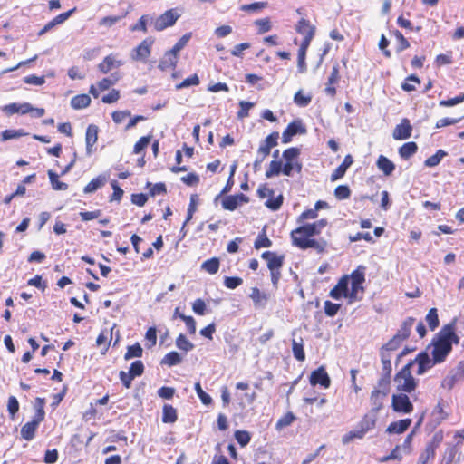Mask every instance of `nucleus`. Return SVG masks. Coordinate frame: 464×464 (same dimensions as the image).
<instances>
[{
	"mask_svg": "<svg viewBox=\"0 0 464 464\" xmlns=\"http://www.w3.org/2000/svg\"><path fill=\"white\" fill-rule=\"evenodd\" d=\"M318 230L316 222L298 224V227L291 232L293 245L301 249H307L317 246L315 239L311 238Z\"/></svg>",
	"mask_w": 464,
	"mask_h": 464,
	"instance_id": "f257e3e1",
	"label": "nucleus"
},
{
	"mask_svg": "<svg viewBox=\"0 0 464 464\" xmlns=\"http://www.w3.org/2000/svg\"><path fill=\"white\" fill-rule=\"evenodd\" d=\"M377 420L378 415L368 411L357 426L343 437V442L348 443L354 439H362L368 431L374 429Z\"/></svg>",
	"mask_w": 464,
	"mask_h": 464,
	"instance_id": "f03ea898",
	"label": "nucleus"
},
{
	"mask_svg": "<svg viewBox=\"0 0 464 464\" xmlns=\"http://www.w3.org/2000/svg\"><path fill=\"white\" fill-rule=\"evenodd\" d=\"M412 365L413 362H408L394 377L397 390L401 392V393H411L417 387V381L411 372Z\"/></svg>",
	"mask_w": 464,
	"mask_h": 464,
	"instance_id": "7ed1b4c3",
	"label": "nucleus"
},
{
	"mask_svg": "<svg viewBox=\"0 0 464 464\" xmlns=\"http://www.w3.org/2000/svg\"><path fill=\"white\" fill-rule=\"evenodd\" d=\"M431 345L433 346L431 351L433 363L445 362L447 356L452 351L450 343L445 340V337H443L440 332L432 339Z\"/></svg>",
	"mask_w": 464,
	"mask_h": 464,
	"instance_id": "20e7f679",
	"label": "nucleus"
},
{
	"mask_svg": "<svg viewBox=\"0 0 464 464\" xmlns=\"http://www.w3.org/2000/svg\"><path fill=\"white\" fill-rule=\"evenodd\" d=\"M180 14L176 9H169L163 13L159 17L153 16V26L156 31H163L166 28L175 24Z\"/></svg>",
	"mask_w": 464,
	"mask_h": 464,
	"instance_id": "39448f33",
	"label": "nucleus"
},
{
	"mask_svg": "<svg viewBox=\"0 0 464 464\" xmlns=\"http://www.w3.org/2000/svg\"><path fill=\"white\" fill-rule=\"evenodd\" d=\"M392 407L398 413L410 414L413 411V404L405 393L393 394Z\"/></svg>",
	"mask_w": 464,
	"mask_h": 464,
	"instance_id": "423d86ee",
	"label": "nucleus"
},
{
	"mask_svg": "<svg viewBox=\"0 0 464 464\" xmlns=\"http://www.w3.org/2000/svg\"><path fill=\"white\" fill-rule=\"evenodd\" d=\"M153 43L154 39L152 37L144 39L135 49H133L131 58L135 61L145 63L151 53V46Z\"/></svg>",
	"mask_w": 464,
	"mask_h": 464,
	"instance_id": "0eeeda50",
	"label": "nucleus"
},
{
	"mask_svg": "<svg viewBox=\"0 0 464 464\" xmlns=\"http://www.w3.org/2000/svg\"><path fill=\"white\" fill-rule=\"evenodd\" d=\"M306 129L301 120H295L290 122L282 134V142L286 144L289 143L293 137L297 134H304Z\"/></svg>",
	"mask_w": 464,
	"mask_h": 464,
	"instance_id": "6e6552de",
	"label": "nucleus"
},
{
	"mask_svg": "<svg viewBox=\"0 0 464 464\" xmlns=\"http://www.w3.org/2000/svg\"><path fill=\"white\" fill-rule=\"evenodd\" d=\"M412 127L408 119L404 118L393 130L392 137L396 140H402L411 138Z\"/></svg>",
	"mask_w": 464,
	"mask_h": 464,
	"instance_id": "1a4fd4ad",
	"label": "nucleus"
},
{
	"mask_svg": "<svg viewBox=\"0 0 464 464\" xmlns=\"http://www.w3.org/2000/svg\"><path fill=\"white\" fill-rule=\"evenodd\" d=\"M412 362L413 363H418L417 374L419 375L424 374L429 369L436 364L433 363V357L430 359L429 354L425 352L420 353Z\"/></svg>",
	"mask_w": 464,
	"mask_h": 464,
	"instance_id": "9d476101",
	"label": "nucleus"
},
{
	"mask_svg": "<svg viewBox=\"0 0 464 464\" xmlns=\"http://www.w3.org/2000/svg\"><path fill=\"white\" fill-rule=\"evenodd\" d=\"M279 139V133L277 131H274L269 134L261 143L257 150V154H264V156H268L270 154L271 149L277 145V140Z\"/></svg>",
	"mask_w": 464,
	"mask_h": 464,
	"instance_id": "9b49d317",
	"label": "nucleus"
},
{
	"mask_svg": "<svg viewBox=\"0 0 464 464\" xmlns=\"http://www.w3.org/2000/svg\"><path fill=\"white\" fill-rule=\"evenodd\" d=\"M387 395H388L387 393L373 390L370 396V402H371L372 408L369 411L378 415L379 411L383 407V401H384L385 398L387 397Z\"/></svg>",
	"mask_w": 464,
	"mask_h": 464,
	"instance_id": "f8f14e48",
	"label": "nucleus"
},
{
	"mask_svg": "<svg viewBox=\"0 0 464 464\" xmlns=\"http://www.w3.org/2000/svg\"><path fill=\"white\" fill-rule=\"evenodd\" d=\"M456 319L450 324L444 325L440 330V334L445 337V340L450 343V346L452 348V344H458L459 343V337L455 333Z\"/></svg>",
	"mask_w": 464,
	"mask_h": 464,
	"instance_id": "ddd939ff",
	"label": "nucleus"
},
{
	"mask_svg": "<svg viewBox=\"0 0 464 464\" xmlns=\"http://www.w3.org/2000/svg\"><path fill=\"white\" fill-rule=\"evenodd\" d=\"M123 64L121 60L117 59V55H107L103 61L99 63L98 68L102 73H108L114 68H119Z\"/></svg>",
	"mask_w": 464,
	"mask_h": 464,
	"instance_id": "4468645a",
	"label": "nucleus"
},
{
	"mask_svg": "<svg viewBox=\"0 0 464 464\" xmlns=\"http://www.w3.org/2000/svg\"><path fill=\"white\" fill-rule=\"evenodd\" d=\"M261 257L267 261V267L269 270L280 269L283 266V256H277L274 252L266 251L261 255Z\"/></svg>",
	"mask_w": 464,
	"mask_h": 464,
	"instance_id": "2eb2a0df",
	"label": "nucleus"
},
{
	"mask_svg": "<svg viewBox=\"0 0 464 464\" xmlns=\"http://www.w3.org/2000/svg\"><path fill=\"white\" fill-rule=\"evenodd\" d=\"M179 54L173 52L171 49L166 52L163 57L160 61L159 68L162 71L169 69H174L178 63Z\"/></svg>",
	"mask_w": 464,
	"mask_h": 464,
	"instance_id": "dca6fc26",
	"label": "nucleus"
},
{
	"mask_svg": "<svg viewBox=\"0 0 464 464\" xmlns=\"http://www.w3.org/2000/svg\"><path fill=\"white\" fill-rule=\"evenodd\" d=\"M340 75H339V65L334 64L332 68V72L330 73V76L328 77V82L326 84V87L324 89V92L327 95L334 97L336 93V89L334 86V84L337 83L339 81Z\"/></svg>",
	"mask_w": 464,
	"mask_h": 464,
	"instance_id": "f3484780",
	"label": "nucleus"
},
{
	"mask_svg": "<svg viewBox=\"0 0 464 464\" xmlns=\"http://www.w3.org/2000/svg\"><path fill=\"white\" fill-rule=\"evenodd\" d=\"M411 424V419H403L392 422L386 429L389 434H401L406 431Z\"/></svg>",
	"mask_w": 464,
	"mask_h": 464,
	"instance_id": "a211bd4d",
	"label": "nucleus"
},
{
	"mask_svg": "<svg viewBox=\"0 0 464 464\" xmlns=\"http://www.w3.org/2000/svg\"><path fill=\"white\" fill-rule=\"evenodd\" d=\"M314 29L315 28L311 26L304 19H301L296 26V31L304 36L302 42H307V44H310L314 36Z\"/></svg>",
	"mask_w": 464,
	"mask_h": 464,
	"instance_id": "6ab92c4d",
	"label": "nucleus"
},
{
	"mask_svg": "<svg viewBox=\"0 0 464 464\" xmlns=\"http://www.w3.org/2000/svg\"><path fill=\"white\" fill-rule=\"evenodd\" d=\"M353 157L350 154L346 155L342 164L339 165L332 173L331 180L336 181L342 179L344 176L348 168L353 164Z\"/></svg>",
	"mask_w": 464,
	"mask_h": 464,
	"instance_id": "aec40b11",
	"label": "nucleus"
},
{
	"mask_svg": "<svg viewBox=\"0 0 464 464\" xmlns=\"http://www.w3.org/2000/svg\"><path fill=\"white\" fill-rule=\"evenodd\" d=\"M415 322V319L413 317H408L406 318L403 323L401 325V328L398 330L397 334H395L398 339H401L402 342L406 340L411 333V329L413 327V324Z\"/></svg>",
	"mask_w": 464,
	"mask_h": 464,
	"instance_id": "412c9836",
	"label": "nucleus"
},
{
	"mask_svg": "<svg viewBox=\"0 0 464 464\" xmlns=\"http://www.w3.org/2000/svg\"><path fill=\"white\" fill-rule=\"evenodd\" d=\"M98 139V127L96 125L91 124L88 126L86 130V150L87 154H91L92 147L96 143Z\"/></svg>",
	"mask_w": 464,
	"mask_h": 464,
	"instance_id": "4be33fe9",
	"label": "nucleus"
},
{
	"mask_svg": "<svg viewBox=\"0 0 464 464\" xmlns=\"http://www.w3.org/2000/svg\"><path fill=\"white\" fill-rule=\"evenodd\" d=\"M376 166L386 176H390L395 169V164L383 155L379 156Z\"/></svg>",
	"mask_w": 464,
	"mask_h": 464,
	"instance_id": "5701e85b",
	"label": "nucleus"
},
{
	"mask_svg": "<svg viewBox=\"0 0 464 464\" xmlns=\"http://www.w3.org/2000/svg\"><path fill=\"white\" fill-rule=\"evenodd\" d=\"M462 379L463 377L455 369H453L442 380L441 387L444 389L451 390L455 384Z\"/></svg>",
	"mask_w": 464,
	"mask_h": 464,
	"instance_id": "b1692460",
	"label": "nucleus"
},
{
	"mask_svg": "<svg viewBox=\"0 0 464 464\" xmlns=\"http://www.w3.org/2000/svg\"><path fill=\"white\" fill-rule=\"evenodd\" d=\"M418 150V145L414 141L404 143L399 148V155L403 160H408L413 156Z\"/></svg>",
	"mask_w": 464,
	"mask_h": 464,
	"instance_id": "393cba45",
	"label": "nucleus"
},
{
	"mask_svg": "<svg viewBox=\"0 0 464 464\" xmlns=\"http://www.w3.org/2000/svg\"><path fill=\"white\" fill-rule=\"evenodd\" d=\"M148 24L153 25V16L150 14H144L139 19V21L136 24H132L130 29L132 32L141 31L143 33H146Z\"/></svg>",
	"mask_w": 464,
	"mask_h": 464,
	"instance_id": "a878e982",
	"label": "nucleus"
},
{
	"mask_svg": "<svg viewBox=\"0 0 464 464\" xmlns=\"http://www.w3.org/2000/svg\"><path fill=\"white\" fill-rule=\"evenodd\" d=\"M39 425L36 424V421H29L26 422L21 429V436L25 440H32L34 438L35 430H37Z\"/></svg>",
	"mask_w": 464,
	"mask_h": 464,
	"instance_id": "bb28decb",
	"label": "nucleus"
},
{
	"mask_svg": "<svg viewBox=\"0 0 464 464\" xmlns=\"http://www.w3.org/2000/svg\"><path fill=\"white\" fill-rule=\"evenodd\" d=\"M106 183L105 176L100 175L97 178L92 179L83 188L85 194L95 192L101 188Z\"/></svg>",
	"mask_w": 464,
	"mask_h": 464,
	"instance_id": "cd10ccee",
	"label": "nucleus"
},
{
	"mask_svg": "<svg viewBox=\"0 0 464 464\" xmlns=\"http://www.w3.org/2000/svg\"><path fill=\"white\" fill-rule=\"evenodd\" d=\"M178 419L176 409L169 405L165 404L162 410V421L164 423H174Z\"/></svg>",
	"mask_w": 464,
	"mask_h": 464,
	"instance_id": "c85d7f7f",
	"label": "nucleus"
},
{
	"mask_svg": "<svg viewBox=\"0 0 464 464\" xmlns=\"http://www.w3.org/2000/svg\"><path fill=\"white\" fill-rule=\"evenodd\" d=\"M365 271L366 267L364 266H359L355 270L352 272L351 276H349L350 283L362 285L365 281Z\"/></svg>",
	"mask_w": 464,
	"mask_h": 464,
	"instance_id": "c756f323",
	"label": "nucleus"
},
{
	"mask_svg": "<svg viewBox=\"0 0 464 464\" xmlns=\"http://www.w3.org/2000/svg\"><path fill=\"white\" fill-rule=\"evenodd\" d=\"M90 103L91 98L87 94H79L71 100L72 107L76 110L86 108Z\"/></svg>",
	"mask_w": 464,
	"mask_h": 464,
	"instance_id": "7c9ffc66",
	"label": "nucleus"
},
{
	"mask_svg": "<svg viewBox=\"0 0 464 464\" xmlns=\"http://www.w3.org/2000/svg\"><path fill=\"white\" fill-rule=\"evenodd\" d=\"M448 153L447 151L440 149L436 151L435 154H433L432 156L429 157L428 159L425 160L424 161V166L425 167H428V168H433V167H436L440 164V162L441 161V160L447 156Z\"/></svg>",
	"mask_w": 464,
	"mask_h": 464,
	"instance_id": "2f4dec72",
	"label": "nucleus"
},
{
	"mask_svg": "<svg viewBox=\"0 0 464 464\" xmlns=\"http://www.w3.org/2000/svg\"><path fill=\"white\" fill-rule=\"evenodd\" d=\"M75 11V8H72L65 13L60 14L56 17H54L53 20L48 22L46 24L48 29L51 31L53 28H54L56 25L62 24L64 23Z\"/></svg>",
	"mask_w": 464,
	"mask_h": 464,
	"instance_id": "473e14b6",
	"label": "nucleus"
},
{
	"mask_svg": "<svg viewBox=\"0 0 464 464\" xmlns=\"http://www.w3.org/2000/svg\"><path fill=\"white\" fill-rule=\"evenodd\" d=\"M219 260L217 257H213L204 261L201 265V269L208 272L210 275L218 273L219 269Z\"/></svg>",
	"mask_w": 464,
	"mask_h": 464,
	"instance_id": "72a5a7b5",
	"label": "nucleus"
},
{
	"mask_svg": "<svg viewBox=\"0 0 464 464\" xmlns=\"http://www.w3.org/2000/svg\"><path fill=\"white\" fill-rule=\"evenodd\" d=\"M182 362V357L175 351L168 353L161 360V364L169 367L179 364Z\"/></svg>",
	"mask_w": 464,
	"mask_h": 464,
	"instance_id": "f704fd0d",
	"label": "nucleus"
},
{
	"mask_svg": "<svg viewBox=\"0 0 464 464\" xmlns=\"http://www.w3.org/2000/svg\"><path fill=\"white\" fill-rule=\"evenodd\" d=\"M292 351L294 357L300 362L304 361L305 354L304 352V346H303V340L300 338V342L296 341L295 339H293L292 341Z\"/></svg>",
	"mask_w": 464,
	"mask_h": 464,
	"instance_id": "c9c22d12",
	"label": "nucleus"
},
{
	"mask_svg": "<svg viewBox=\"0 0 464 464\" xmlns=\"http://www.w3.org/2000/svg\"><path fill=\"white\" fill-rule=\"evenodd\" d=\"M47 173L52 188L54 190H66L68 188V185L64 182L60 181L59 176L54 171L50 169Z\"/></svg>",
	"mask_w": 464,
	"mask_h": 464,
	"instance_id": "e433bc0d",
	"label": "nucleus"
},
{
	"mask_svg": "<svg viewBox=\"0 0 464 464\" xmlns=\"http://www.w3.org/2000/svg\"><path fill=\"white\" fill-rule=\"evenodd\" d=\"M250 297L253 300L255 305L257 307H264L267 301L266 295L265 294L261 293L260 290L256 287H254L252 289Z\"/></svg>",
	"mask_w": 464,
	"mask_h": 464,
	"instance_id": "4c0bfd02",
	"label": "nucleus"
},
{
	"mask_svg": "<svg viewBox=\"0 0 464 464\" xmlns=\"http://www.w3.org/2000/svg\"><path fill=\"white\" fill-rule=\"evenodd\" d=\"M425 320L431 331H434L440 324L438 310L436 308H431L428 312Z\"/></svg>",
	"mask_w": 464,
	"mask_h": 464,
	"instance_id": "58836bf2",
	"label": "nucleus"
},
{
	"mask_svg": "<svg viewBox=\"0 0 464 464\" xmlns=\"http://www.w3.org/2000/svg\"><path fill=\"white\" fill-rule=\"evenodd\" d=\"M176 346L185 353L194 349V344L183 334H180L176 339Z\"/></svg>",
	"mask_w": 464,
	"mask_h": 464,
	"instance_id": "ea45409f",
	"label": "nucleus"
},
{
	"mask_svg": "<svg viewBox=\"0 0 464 464\" xmlns=\"http://www.w3.org/2000/svg\"><path fill=\"white\" fill-rule=\"evenodd\" d=\"M392 356L391 353L385 350H381V361L382 364V372L387 374L392 373Z\"/></svg>",
	"mask_w": 464,
	"mask_h": 464,
	"instance_id": "a19ab883",
	"label": "nucleus"
},
{
	"mask_svg": "<svg viewBox=\"0 0 464 464\" xmlns=\"http://www.w3.org/2000/svg\"><path fill=\"white\" fill-rule=\"evenodd\" d=\"M143 350L140 343H135L133 345L128 346L127 352L124 355L125 360H130L131 358H140L142 356Z\"/></svg>",
	"mask_w": 464,
	"mask_h": 464,
	"instance_id": "79ce46f5",
	"label": "nucleus"
},
{
	"mask_svg": "<svg viewBox=\"0 0 464 464\" xmlns=\"http://www.w3.org/2000/svg\"><path fill=\"white\" fill-rule=\"evenodd\" d=\"M282 162L277 160H274L270 162L268 169L266 171V177L271 179L275 176H278L281 173Z\"/></svg>",
	"mask_w": 464,
	"mask_h": 464,
	"instance_id": "37998d69",
	"label": "nucleus"
},
{
	"mask_svg": "<svg viewBox=\"0 0 464 464\" xmlns=\"http://www.w3.org/2000/svg\"><path fill=\"white\" fill-rule=\"evenodd\" d=\"M36 402V412L32 421H36V424L39 425L44 420L45 416V412L44 410V400L37 398Z\"/></svg>",
	"mask_w": 464,
	"mask_h": 464,
	"instance_id": "c03bdc74",
	"label": "nucleus"
},
{
	"mask_svg": "<svg viewBox=\"0 0 464 464\" xmlns=\"http://www.w3.org/2000/svg\"><path fill=\"white\" fill-rule=\"evenodd\" d=\"M295 419V417L292 412H287L277 420L276 424V430H281L284 428L290 426Z\"/></svg>",
	"mask_w": 464,
	"mask_h": 464,
	"instance_id": "a18cd8bd",
	"label": "nucleus"
},
{
	"mask_svg": "<svg viewBox=\"0 0 464 464\" xmlns=\"http://www.w3.org/2000/svg\"><path fill=\"white\" fill-rule=\"evenodd\" d=\"M390 379H391V374L382 372V377L378 382V387L375 388L374 390L389 394Z\"/></svg>",
	"mask_w": 464,
	"mask_h": 464,
	"instance_id": "49530a36",
	"label": "nucleus"
},
{
	"mask_svg": "<svg viewBox=\"0 0 464 464\" xmlns=\"http://www.w3.org/2000/svg\"><path fill=\"white\" fill-rule=\"evenodd\" d=\"M283 196L279 195L277 197H269V198L265 202V206L273 211L278 210L283 204Z\"/></svg>",
	"mask_w": 464,
	"mask_h": 464,
	"instance_id": "de8ad7c7",
	"label": "nucleus"
},
{
	"mask_svg": "<svg viewBox=\"0 0 464 464\" xmlns=\"http://www.w3.org/2000/svg\"><path fill=\"white\" fill-rule=\"evenodd\" d=\"M394 36H395L396 40L398 41V44L396 46L397 53H401L410 47V43L399 30H396L394 32Z\"/></svg>",
	"mask_w": 464,
	"mask_h": 464,
	"instance_id": "09e8293b",
	"label": "nucleus"
},
{
	"mask_svg": "<svg viewBox=\"0 0 464 464\" xmlns=\"http://www.w3.org/2000/svg\"><path fill=\"white\" fill-rule=\"evenodd\" d=\"M126 14L122 15H111L105 16L102 18L99 22L101 26L111 27L115 24L119 23L123 17H125Z\"/></svg>",
	"mask_w": 464,
	"mask_h": 464,
	"instance_id": "8fccbe9b",
	"label": "nucleus"
},
{
	"mask_svg": "<svg viewBox=\"0 0 464 464\" xmlns=\"http://www.w3.org/2000/svg\"><path fill=\"white\" fill-rule=\"evenodd\" d=\"M272 246V241L266 237V233H260L254 244L256 249H260L262 247H270Z\"/></svg>",
	"mask_w": 464,
	"mask_h": 464,
	"instance_id": "3c124183",
	"label": "nucleus"
},
{
	"mask_svg": "<svg viewBox=\"0 0 464 464\" xmlns=\"http://www.w3.org/2000/svg\"><path fill=\"white\" fill-rule=\"evenodd\" d=\"M350 195L351 190L347 185H339L334 189V196L339 200L346 199Z\"/></svg>",
	"mask_w": 464,
	"mask_h": 464,
	"instance_id": "603ef678",
	"label": "nucleus"
},
{
	"mask_svg": "<svg viewBox=\"0 0 464 464\" xmlns=\"http://www.w3.org/2000/svg\"><path fill=\"white\" fill-rule=\"evenodd\" d=\"M238 206V202L235 196H227L222 200V207L224 209L234 211Z\"/></svg>",
	"mask_w": 464,
	"mask_h": 464,
	"instance_id": "864d4df0",
	"label": "nucleus"
},
{
	"mask_svg": "<svg viewBox=\"0 0 464 464\" xmlns=\"http://www.w3.org/2000/svg\"><path fill=\"white\" fill-rule=\"evenodd\" d=\"M312 100L310 95H304L302 91H298L294 96V102L300 107H306Z\"/></svg>",
	"mask_w": 464,
	"mask_h": 464,
	"instance_id": "5fc2aeb1",
	"label": "nucleus"
},
{
	"mask_svg": "<svg viewBox=\"0 0 464 464\" xmlns=\"http://www.w3.org/2000/svg\"><path fill=\"white\" fill-rule=\"evenodd\" d=\"M195 391H196L197 395L198 396V398L200 399L201 402L204 405L211 404L212 398L203 391L199 382L195 383Z\"/></svg>",
	"mask_w": 464,
	"mask_h": 464,
	"instance_id": "6e6d98bb",
	"label": "nucleus"
},
{
	"mask_svg": "<svg viewBox=\"0 0 464 464\" xmlns=\"http://www.w3.org/2000/svg\"><path fill=\"white\" fill-rule=\"evenodd\" d=\"M25 135L23 130H5L1 133L2 140L17 139Z\"/></svg>",
	"mask_w": 464,
	"mask_h": 464,
	"instance_id": "4d7b16f0",
	"label": "nucleus"
},
{
	"mask_svg": "<svg viewBox=\"0 0 464 464\" xmlns=\"http://www.w3.org/2000/svg\"><path fill=\"white\" fill-rule=\"evenodd\" d=\"M151 140V136L141 137L134 145L133 153L140 154L141 151L148 147Z\"/></svg>",
	"mask_w": 464,
	"mask_h": 464,
	"instance_id": "13d9d810",
	"label": "nucleus"
},
{
	"mask_svg": "<svg viewBox=\"0 0 464 464\" xmlns=\"http://www.w3.org/2000/svg\"><path fill=\"white\" fill-rule=\"evenodd\" d=\"M199 84V78L197 74H193L188 78H186L184 81H182L180 83L176 85V88L178 90L182 88H187L189 86H197Z\"/></svg>",
	"mask_w": 464,
	"mask_h": 464,
	"instance_id": "bf43d9fd",
	"label": "nucleus"
},
{
	"mask_svg": "<svg viewBox=\"0 0 464 464\" xmlns=\"http://www.w3.org/2000/svg\"><path fill=\"white\" fill-rule=\"evenodd\" d=\"M300 150L298 148H288L283 152V158L285 162H294L298 158Z\"/></svg>",
	"mask_w": 464,
	"mask_h": 464,
	"instance_id": "052dcab7",
	"label": "nucleus"
},
{
	"mask_svg": "<svg viewBox=\"0 0 464 464\" xmlns=\"http://www.w3.org/2000/svg\"><path fill=\"white\" fill-rule=\"evenodd\" d=\"M144 372V364L141 361L138 360L131 363L129 373L134 378L140 376Z\"/></svg>",
	"mask_w": 464,
	"mask_h": 464,
	"instance_id": "680f3d73",
	"label": "nucleus"
},
{
	"mask_svg": "<svg viewBox=\"0 0 464 464\" xmlns=\"http://www.w3.org/2000/svg\"><path fill=\"white\" fill-rule=\"evenodd\" d=\"M147 187H150V195L152 197L157 196V195L165 194L167 192L166 186L162 182L156 183L154 185L148 182Z\"/></svg>",
	"mask_w": 464,
	"mask_h": 464,
	"instance_id": "e2e57ef3",
	"label": "nucleus"
},
{
	"mask_svg": "<svg viewBox=\"0 0 464 464\" xmlns=\"http://www.w3.org/2000/svg\"><path fill=\"white\" fill-rule=\"evenodd\" d=\"M443 440V433L441 430L437 431L432 436L430 441L427 443V447L430 449H432L434 451H436L437 448L440 445V443Z\"/></svg>",
	"mask_w": 464,
	"mask_h": 464,
	"instance_id": "0e129e2a",
	"label": "nucleus"
},
{
	"mask_svg": "<svg viewBox=\"0 0 464 464\" xmlns=\"http://www.w3.org/2000/svg\"><path fill=\"white\" fill-rule=\"evenodd\" d=\"M235 439L242 447H245L249 443L251 437L246 430H236Z\"/></svg>",
	"mask_w": 464,
	"mask_h": 464,
	"instance_id": "69168bd1",
	"label": "nucleus"
},
{
	"mask_svg": "<svg viewBox=\"0 0 464 464\" xmlns=\"http://www.w3.org/2000/svg\"><path fill=\"white\" fill-rule=\"evenodd\" d=\"M7 411L12 419L14 418L15 414L19 411V402L14 396H10L7 402Z\"/></svg>",
	"mask_w": 464,
	"mask_h": 464,
	"instance_id": "338daca9",
	"label": "nucleus"
},
{
	"mask_svg": "<svg viewBox=\"0 0 464 464\" xmlns=\"http://www.w3.org/2000/svg\"><path fill=\"white\" fill-rule=\"evenodd\" d=\"M191 38V33L185 34L171 48L173 52L179 54V53L187 45L188 42Z\"/></svg>",
	"mask_w": 464,
	"mask_h": 464,
	"instance_id": "774afa93",
	"label": "nucleus"
}]
</instances>
